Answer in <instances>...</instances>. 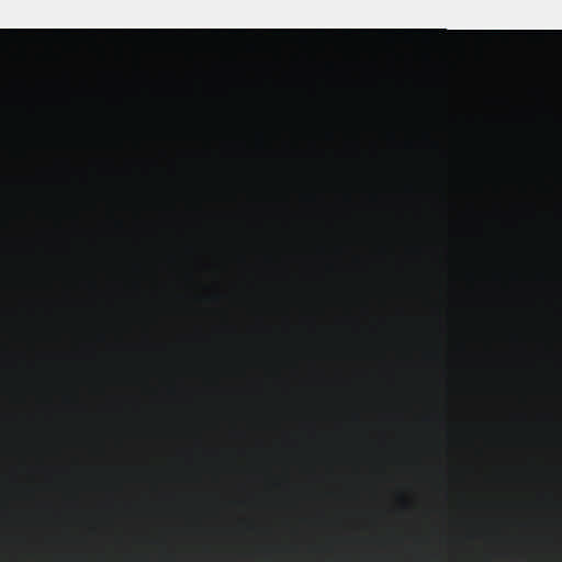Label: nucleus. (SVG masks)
<instances>
[{"label": "nucleus", "instance_id": "obj_2", "mask_svg": "<svg viewBox=\"0 0 562 562\" xmlns=\"http://www.w3.org/2000/svg\"><path fill=\"white\" fill-rule=\"evenodd\" d=\"M315 198H316V196H315V194H313V193H310V194H308V199H311V200H315Z\"/></svg>", "mask_w": 562, "mask_h": 562}, {"label": "nucleus", "instance_id": "obj_1", "mask_svg": "<svg viewBox=\"0 0 562 562\" xmlns=\"http://www.w3.org/2000/svg\"><path fill=\"white\" fill-rule=\"evenodd\" d=\"M382 41L420 42L427 46H441L445 41L504 42V30H446V29H283V254H286V50L304 52L314 42Z\"/></svg>", "mask_w": 562, "mask_h": 562}]
</instances>
